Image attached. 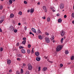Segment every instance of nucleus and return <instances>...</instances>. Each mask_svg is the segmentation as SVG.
I'll return each instance as SVG.
<instances>
[{"label":"nucleus","mask_w":74,"mask_h":74,"mask_svg":"<svg viewBox=\"0 0 74 74\" xmlns=\"http://www.w3.org/2000/svg\"><path fill=\"white\" fill-rule=\"evenodd\" d=\"M42 18L43 19H45V17H43Z\"/></svg>","instance_id":"obj_47"},{"label":"nucleus","mask_w":74,"mask_h":74,"mask_svg":"<svg viewBox=\"0 0 74 74\" xmlns=\"http://www.w3.org/2000/svg\"><path fill=\"white\" fill-rule=\"evenodd\" d=\"M49 62L50 63H53V62H52L51 61H49Z\"/></svg>","instance_id":"obj_57"},{"label":"nucleus","mask_w":74,"mask_h":74,"mask_svg":"<svg viewBox=\"0 0 74 74\" xmlns=\"http://www.w3.org/2000/svg\"><path fill=\"white\" fill-rule=\"evenodd\" d=\"M30 47H31V45L30 44L28 45V48H30Z\"/></svg>","instance_id":"obj_31"},{"label":"nucleus","mask_w":74,"mask_h":74,"mask_svg":"<svg viewBox=\"0 0 74 74\" xmlns=\"http://www.w3.org/2000/svg\"><path fill=\"white\" fill-rule=\"evenodd\" d=\"M16 45L17 46H19V43L18 42L17 43Z\"/></svg>","instance_id":"obj_52"},{"label":"nucleus","mask_w":74,"mask_h":74,"mask_svg":"<svg viewBox=\"0 0 74 74\" xmlns=\"http://www.w3.org/2000/svg\"><path fill=\"white\" fill-rule=\"evenodd\" d=\"M26 40H23V41L22 42V44H24V45H25V43H26Z\"/></svg>","instance_id":"obj_17"},{"label":"nucleus","mask_w":74,"mask_h":74,"mask_svg":"<svg viewBox=\"0 0 74 74\" xmlns=\"http://www.w3.org/2000/svg\"><path fill=\"white\" fill-rule=\"evenodd\" d=\"M17 56L18 57H22V55H21V54H18L17 55Z\"/></svg>","instance_id":"obj_28"},{"label":"nucleus","mask_w":74,"mask_h":74,"mask_svg":"<svg viewBox=\"0 0 74 74\" xmlns=\"http://www.w3.org/2000/svg\"><path fill=\"white\" fill-rule=\"evenodd\" d=\"M58 23H61L62 22V18H60L58 19Z\"/></svg>","instance_id":"obj_7"},{"label":"nucleus","mask_w":74,"mask_h":74,"mask_svg":"<svg viewBox=\"0 0 74 74\" xmlns=\"http://www.w3.org/2000/svg\"><path fill=\"white\" fill-rule=\"evenodd\" d=\"M0 50H1V51L2 52V51H3V48L2 47H1L0 48Z\"/></svg>","instance_id":"obj_33"},{"label":"nucleus","mask_w":74,"mask_h":74,"mask_svg":"<svg viewBox=\"0 0 74 74\" xmlns=\"http://www.w3.org/2000/svg\"><path fill=\"white\" fill-rule=\"evenodd\" d=\"M67 17V16L66 15H64V18H66Z\"/></svg>","instance_id":"obj_45"},{"label":"nucleus","mask_w":74,"mask_h":74,"mask_svg":"<svg viewBox=\"0 0 74 74\" xmlns=\"http://www.w3.org/2000/svg\"><path fill=\"white\" fill-rule=\"evenodd\" d=\"M64 40V39L63 38H61V41H60L61 43H63V41Z\"/></svg>","instance_id":"obj_25"},{"label":"nucleus","mask_w":74,"mask_h":74,"mask_svg":"<svg viewBox=\"0 0 74 74\" xmlns=\"http://www.w3.org/2000/svg\"><path fill=\"white\" fill-rule=\"evenodd\" d=\"M73 9L74 10V6H73Z\"/></svg>","instance_id":"obj_64"},{"label":"nucleus","mask_w":74,"mask_h":74,"mask_svg":"<svg viewBox=\"0 0 74 74\" xmlns=\"http://www.w3.org/2000/svg\"><path fill=\"white\" fill-rule=\"evenodd\" d=\"M16 74H20V72H19V71H17L16 72Z\"/></svg>","instance_id":"obj_36"},{"label":"nucleus","mask_w":74,"mask_h":74,"mask_svg":"<svg viewBox=\"0 0 74 74\" xmlns=\"http://www.w3.org/2000/svg\"><path fill=\"white\" fill-rule=\"evenodd\" d=\"M27 12H30V11L29 10H28L27 11Z\"/></svg>","instance_id":"obj_59"},{"label":"nucleus","mask_w":74,"mask_h":74,"mask_svg":"<svg viewBox=\"0 0 74 74\" xmlns=\"http://www.w3.org/2000/svg\"><path fill=\"white\" fill-rule=\"evenodd\" d=\"M45 34H46V35H49V34H48V33H47V32L45 33Z\"/></svg>","instance_id":"obj_48"},{"label":"nucleus","mask_w":74,"mask_h":74,"mask_svg":"<svg viewBox=\"0 0 74 74\" xmlns=\"http://www.w3.org/2000/svg\"><path fill=\"white\" fill-rule=\"evenodd\" d=\"M21 52L22 53H26V51L24 49H22L21 50Z\"/></svg>","instance_id":"obj_13"},{"label":"nucleus","mask_w":74,"mask_h":74,"mask_svg":"<svg viewBox=\"0 0 74 74\" xmlns=\"http://www.w3.org/2000/svg\"><path fill=\"white\" fill-rule=\"evenodd\" d=\"M21 74H22L23 73V69H21Z\"/></svg>","instance_id":"obj_24"},{"label":"nucleus","mask_w":74,"mask_h":74,"mask_svg":"<svg viewBox=\"0 0 74 74\" xmlns=\"http://www.w3.org/2000/svg\"><path fill=\"white\" fill-rule=\"evenodd\" d=\"M27 29V27H25V30H26V29Z\"/></svg>","instance_id":"obj_46"},{"label":"nucleus","mask_w":74,"mask_h":74,"mask_svg":"<svg viewBox=\"0 0 74 74\" xmlns=\"http://www.w3.org/2000/svg\"><path fill=\"white\" fill-rule=\"evenodd\" d=\"M74 56H72L71 58V60H74Z\"/></svg>","instance_id":"obj_22"},{"label":"nucleus","mask_w":74,"mask_h":74,"mask_svg":"<svg viewBox=\"0 0 74 74\" xmlns=\"http://www.w3.org/2000/svg\"><path fill=\"white\" fill-rule=\"evenodd\" d=\"M33 12H34V10H33V9L32 8L31 9V10H30V13H33Z\"/></svg>","instance_id":"obj_19"},{"label":"nucleus","mask_w":74,"mask_h":74,"mask_svg":"<svg viewBox=\"0 0 74 74\" xmlns=\"http://www.w3.org/2000/svg\"><path fill=\"white\" fill-rule=\"evenodd\" d=\"M27 51L28 52V53L29 54V53H30V50H27Z\"/></svg>","instance_id":"obj_27"},{"label":"nucleus","mask_w":74,"mask_h":74,"mask_svg":"<svg viewBox=\"0 0 74 74\" xmlns=\"http://www.w3.org/2000/svg\"><path fill=\"white\" fill-rule=\"evenodd\" d=\"M17 60H18L19 61H21V58H17Z\"/></svg>","instance_id":"obj_38"},{"label":"nucleus","mask_w":74,"mask_h":74,"mask_svg":"<svg viewBox=\"0 0 74 74\" xmlns=\"http://www.w3.org/2000/svg\"><path fill=\"white\" fill-rule=\"evenodd\" d=\"M64 35V32L63 31H62L61 33V36H63Z\"/></svg>","instance_id":"obj_10"},{"label":"nucleus","mask_w":74,"mask_h":74,"mask_svg":"<svg viewBox=\"0 0 74 74\" xmlns=\"http://www.w3.org/2000/svg\"><path fill=\"white\" fill-rule=\"evenodd\" d=\"M72 18H74V13H73L72 14Z\"/></svg>","instance_id":"obj_29"},{"label":"nucleus","mask_w":74,"mask_h":74,"mask_svg":"<svg viewBox=\"0 0 74 74\" xmlns=\"http://www.w3.org/2000/svg\"><path fill=\"white\" fill-rule=\"evenodd\" d=\"M32 35H33V36H34V34H33V33H32Z\"/></svg>","instance_id":"obj_61"},{"label":"nucleus","mask_w":74,"mask_h":74,"mask_svg":"<svg viewBox=\"0 0 74 74\" xmlns=\"http://www.w3.org/2000/svg\"><path fill=\"white\" fill-rule=\"evenodd\" d=\"M42 8L44 10L45 12H47V8H46V7L45 6H44Z\"/></svg>","instance_id":"obj_5"},{"label":"nucleus","mask_w":74,"mask_h":74,"mask_svg":"<svg viewBox=\"0 0 74 74\" xmlns=\"http://www.w3.org/2000/svg\"><path fill=\"white\" fill-rule=\"evenodd\" d=\"M12 1H15V0H12Z\"/></svg>","instance_id":"obj_63"},{"label":"nucleus","mask_w":74,"mask_h":74,"mask_svg":"<svg viewBox=\"0 0 74 74\" xmlns=\"http://www.w3.org/2000/svg\"><path fill=\"white\" fill-rule=\"evenodd\" d=\"M45 40L46 42H47V43H49L50 42V40H49V39L48 38H46Z\"/></svg>","instance_id":"obj_3"},{"label":"nucleus","mask_w":74,"mask_h":74,"mask_svg":"<svg viewBox=\"0 0 74 74\" xmlns=\"http://www.w3.org/2000/svg\"><path fill=\"white\" fill-rule=\"evenodd\" d=\"M9 3H10V4H12V1L11 0H9Z\"/></svg>","instance_id":"obj_23"},{"label":"nucleus","mask_w":74,"mask_h":74,"mask_svg":"<svg viewBox=\"0 0 74 74\" xmlns=\"http://www.w3.org/2000/svg\"><path fill=\"white\" fill-rule=\"evenodd\" d=\"M63 64H60V67H63Z\"/></svg>","instance_id":"obj_41"},{"label":"nucleus","mask_w":74,"mask_h":74,"mask_svg":"<svg viewBox=\"0 0 74 74\" xmlns=\"http://www.w3.org/2000/svg\"><path fill=\"white\" fill-rule=\"evenodd\" d=\"M21 49H23V48H24V47H23L21 46Z\"/></svg>","instance_id":"obj_50"},{"label":"nucleus","mask_w":74,"mask_h":74,"mask_svg":"<svg viewBox=\"0 0 74 74\" xmlns=\"http://www.w3.org/2000/svg\"><path fill=\"white\" fill-rule=\"evenodd\" d=\"M23 66H26V64H25V63H24L23 64Z\"/></svg>","instance_id":"obj_44"},{"label":"nucleus","mask_w":74,"mask_h":74,"mask_svg":"<svg viewBox=\"0 0 74 74\" xmlns=\"http://www.w3.org/2000/svg\"><path fill=\"white\" fill-rule=\"evenodd\" d=\"M34 51V48H33L32 50V52H31L32 53H33Z\"/></svg>","instance_id":"obj_34"},{"label":"nucleus","mask_w":74,"mask_h":74,"mask_svg":"<svg viewBox=\"0 0 74 74\" xmlns=\"http://www.w3.org/2000/svg\"><path fill=\"white\" fill-rule=\"evenodd\" d=\"M47 22H50V21H51V18H50V17H48V18L47 19Z\"/></svg>","instance_id":"obj_18"},{"label":"nucleus","mask_w":74,"mask_h":74,"mask_svg":"<svg viewBox=\"0 0 74 74\" xmlns=\"http://www.w3.org/2000/svg\"><path fill=\"white\" fill-rule=\"evenodd\" d=\"M32 33H32V32H29V34H32Z\"/></svg>","instance_id":"obj_55"},{"label":"nucleus","mask_w":74,"mask_h":74,"mask_svg":"<svg viewBox=\"0 0 74 74\" xmlns=\"http://www.w3.org/2000/svg\"><path fill=\"white\" fill-rule=\"evenodd\" d=\"M36 59L37 61H40V60H41V58H39L38 57L36 58Z\"/></svg>","instance_id":"obj_9"},{"label":"nucleus","mask_w":74,"mask_h":74,"mask_svg":"<svg viewBox=\"0 0 74 74\" xmlns=\"http://www.w3.org/2000/svg\"><path fill=\"white\" fill-rule=\"evenodd\" d=\"M18 25L19 26H20V25H21V23H18Z\"/></svg>","instance_id":"obj_54"},{"label":"nucleus","mask_w":74,"mask_h":74,"mask_svg":"<svg viewBox=\"0 0 74 74\" xmlns=\"http://www.w3.org/2000/svg\"><path fill=\"white\" fill-rule=\"evenodd\" d=\"M22 12H19L18 13V14H19V15H22Z\"/></svg>","instance_id":"obj_30"},{"label":"nucleus","mask_w":74,"mask_h":74,"mask_svg":"<svg viewBox=\"0 0 74 74\" xmlns=\"http://www.w3.org/2000/svg\"><path fill=\"white\" fill-rule=\"evenodd\" d=\"M45 59H47V57H45Z\"/></svg>","instance_id":"obj_62"},{"label":"nucleus","mask_w":74,"mask_h":74,"mask_svg":"<svg viewBox=\"0 0 74 74\" xmlns=\"http://www.w3.org/2000/svg\"><path fill=\"white\" fill-rule=\"evenodd\" d=\"M40 2H38V5H39V4H40Z\"/></svg>","instance_id":"obj_60"},{"label":"nucleus","mask_w":74,"mask_h":74,"mask_svg":"<svg viewBox=\"0 0 74 74\" xmlns=\"http://www.w3.org/2000/svg\"><path fill=\"white\" fill-rule=\"evenodd\" d=\"M72 23H73V24H74V21H73L72 22Z\"/></svg>","instance_id":"obj_56"},{"label":"nucleus","mask_w":74,"mask_h":74,"mask_svg":"<svg viewBox=\"0 0 74 74\" xmlns=\"http://www.w3.org/2000/svg\"><path fill=\"white\" fill-rule=\"evenodd\" d=\"M64 4H61L60 5V8L61 9H63L64 8Z\"/></svg>","instance_id":"obj_4"},{"label":"nucleus","mask_w":74,"mask_h":74,"mask_svg":"<svg viewBox=\"0 0 74 74\" xmlns=\"http://www.w3.org/2000/svg\"><path fill=\"white\" fill-rule=\"evenodd\" d=\"M23 40H26V38L25 37L23 38Z\"/></svg>","instance_id":"obj_42"},{"label":"nucleus","mask_w":74,"mask_h":74,"mask_svg":"<svg viewBox=\"0 0 74 74\" xmlns=\"http://www.w3.org/2000/svg\"><path fill=\"white\" fill-rule=\"evenodd\" d=\"M27 66L28 67V70H31L32 69V66L30 64H28Z\"/></svg>","instance_id":"obj_2"},{"label":"nucleus","mask_w":74,"mask_h":74,"mask_svg":"<svg viewBox=\"0 0 74 74\" xmlns=\"http://www.w3.org/2000/svg\"><path fill=\"white\" fill-rule=\"evenodd\" d=\"M3 21H4V20H1L0 21V23H1L3 22Z\"/></svg>","instance_id":"obj_39"},{"label":"nucleus","mask_w":74,"mask_h":74,"mask_svg":"<svg viewBox=\"0 0 74 74\" xmlns=\"http://www.w3.org/2000/svg\"><path fill=\"white\" fill-rule=\"evenodd\" d=\"M25 74H29V71H27Z\"/></svg>","instance_id":"obj_26"},{"label":"nucleus","mask_w":74,"mask_h":74,"mask_svg":"<svg viewBox=\"0 0 74 74\" xmlns=\"http://www.w3.org/2000/svg\"><path fill=\"white\" fill-rule=\"evenodd\" d=\"M3 7L2 6H0V10H2Z\"/></svg>","instance_id":"obj_37"},{"label":"nucleus","mask_w":74,"mask_h":74,"mask_svg":"<svg viewBox=\"0 0 74 74\" xmlns=\"http://www.w3.org/2000/svg\"><path fill=\"white\" fill-rule=\"evenodd\" d=\"M38 66H36V69H38Z\"/></svg>","instance_id":"obj_49"},{"label":"nucleus","mask_w":74,"mask_h":74,"mask_svg":"<svg viewBox=\"0 0 74 74\" xmlns=\"http://www.w3.org/2000/svg\"><path fill=\"white\" fill-rule=\"evenodd\" d=\"M17 32H18V30H17L16 29L14 30V33H16Z\"/></svg>","instance_id":"obj_35"},{"label":"nucleus","mask_w":74,"mask_h":74,"mask_svg":"<svg viewBox=\"0 0 74 74\" xmlns=\"http://www.w3.org/2000/svg\"><path fill=\"white\" fill-rule=\"evenodd\" d=\"M14 14H11L10 16V18H12L14 17Z\"/></svg>","instance_id":"obj_14"},{"label":"nucleus","mask_w":74,"mask_h":74,"mask_svg":"<svg viewBox=\"0 0 74 74\" xmlns=\"http://www.w3.org/2000/svg\"><path fill=\"white\" fill-rule=\"evenodd\" d=\"M65 54L66 55H67V54H69V52L68 50H65Z\"/></svg>","instance_id":"obj_16"},{"label":"nucleus","mask_w":74,"mask_h":74,"mask_svg":"<svg viewBox=\"0 0 74 74\" xmlns=\"http://www.w3.org/2000/svg\"><path fill=\"white\" fill-rule=\"evenodd\" d=\"M47 70V67H44L43 68L42 71H46Z\"/></svg>","instance_id":"obj_12"},{"label":"nucleus","mask_w":74,"mask_h":74,"mask_svg":"<svg viewBox=\"0 0 74 74\" xmlns=\"http://www.w3.org/2000/svg\"><path fill=\"white\" fill-rule=\"evenodd\" d=\"M32 32H34V33H36V29L33 28H32Z\"/></svg>","instance_id":"obj_6"},{"label":"nucleus","mask_w":74,"mask_h":74,"mask_svg":"<svg viewBox=\"0 0 74 74\" xmlns=\"http://www.w3.org/2000/svg\"><path fill=\"white\" fill-rule=\"evenodd\" d=\"M24 3L25 4H27V1H24Z\"/></svg>","instance_id":"obj_40"},{"label":"nucleus","mask_w":74,"mask_h":74,"mask_svg":"<svg viewBox=\"0 0 74 74\" xmlns=\"http://www.w3.org/2000/svg\"><path fill=\"white\" fill-rule=\"evenodd\" d=\"M38 71H39L41 70V66H40L38 68Z\"/></svg>","instance_id":"obj_32"},{"label":"nucleus","mask_w":74,"mask_h":74,"mask_svg":"<svg viewBox=\"0 0 74 74\" xmlns=\"http://www.w3.org/2000/svg\"><path fill=\"white\" fill-rule=\"evenodd\" d=\"M0 32H2V30H1V29L0 28Z\"/></svg>","instance_id":"obj_51"},{"label":"nucleus","mask_w":74,"mask_h":74,"mask_svg":"<svg viewBox=\"0 0 74 74\" xmlns=\"http://www.w3.org/2000/svg\"><path fill=\"white\" fill-rule=\"evenodd\" d=\"M12 70L11 69H10L9 71V72L10 73H12Z\"/></svg>","instance_id":"obj_43"},{"label":"nucleus","mask_w":74,"mask_h":74,"mask_svg":"<svg viewBox=\"0 0 74 74\" xmlns=\"http://www.w3.org/2000/svg\"><path fill=\"white\" fill-rule=\"evenodd\" d=\"M62 45H59L58 46L56 49V52H59L62 49Z\"/></svg>","instance_id":"obj_1"},{"label":"nucleus","mask_w":74,"mask_h":74,"mask_svg":"<svg viewBox=\"0 0 74 74\" xmlns=\"http://www.w3.org/2000/svg\"><path fill=\"white\" fill-rule=\"evenodd\" d=\"M11 63V60H8L7 61V63L8 64H10Z\"/></svg>","instance_id":"obj_11"},{"label":"nucleus","mask_w":74,"mask_h":74,"mask_svg":"<svg viewBox=\"0 0 74 74\" xmlns=\"http://www.w3.org/2000/svg\"><path fill=\"white\" fill-rule=\"evenodd\" d=\"M38 37L39 39H40V40H42V36H39Z\"/></svg>","instance_id":"obj_21"},{"label":"nucleus","mask_w":74,"mask_h":74,"mask_svg":"<svg viewBox=\"0 0 74 74\" xmlns=\"http://www.w3.org/2000/svg\"><path fill=\"white\" fill-rule=\"evenodd\" d=\"M51 40H53L55 38V37H54V36H53V35H52L51 36Z\"/></svg>","instance_id":"obj_15"},{"label":"nucleus","mask_w":74,"mask_h":74,"mask_svg":"<svg viewBox=\"0 0 74 74\" xmlns=\"http://www.w3.org/2000/svg\"><path fill=\"white\" fill-rule=\"evenodd\" d=\"M53 43H54V42H55V40H53Z\"/></svg>","instance_id":"obj_58"},{"label":"nucleus","mask_w":74,"mask_h":74,"mask_svg":"<svg viewBox=\"0 0 74 74\" xmlns=\"http://www.w3.org/2000/svg\"><path fill=\"white\" fill-rule=\"evenodd\" d=\"M57 16H59V13H58V14H57Z\"/></svg>","instance_id":"obj_53"},{"label":"nucleus","mask_w":74,"mask_h":74,"mask_svg":"<svg viewBox=\"0 0 74 74\" xmlns=\"http://www.w3.org/2000/svg\"><path fill=\"white\" fill-rule=\"evenodd\" d=\"M35 55H36V56H38L39 55H40V53L38 52H37L36 53H35Z\"/></svg>","instance_id":"obj_8"},{"label":"nucleus","mask_w":74,"mask_h":74,"mask_svg":"<svg viewBox=\"0 0 74 74\" xmlns=\"http://www.w3.org/2000/svg\"><path fill=\"white\" fill-rule=\"evenodd\" d=\"M37 33H41V31L40 29H38Z\"/></svg>","instance_id":"obj_20"}]
</instances>
